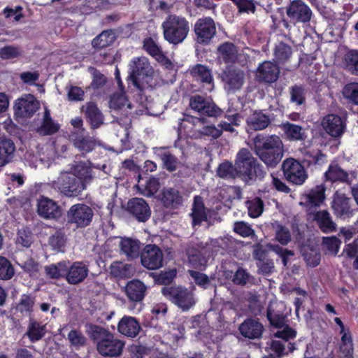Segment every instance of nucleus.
Instances as JSON below:
<instances>
[{
  "mask_svg": "<svg viewBox=\"0 0 358 358\" xmlns=\"http://www.w3.org/2000/svg\"><path fill=\"white\" fill-rule=\"evenodd\" d=\"M254 152L269 168H275L283 157V144L276 135L257 134L254 140Z\"/></svg>",
  "mask_w": 358,
  "mask_h": 358,
  "instance_id": "nucleus-1",
  "label": "nucleus"
},
{
  "mask_svg": "<svg viewBox=\"0 0 358 358\" xmlns=\"http://www.w3.org/2000/svg\"><path fill=\"white\" fill-rule=\"evenodd\" d=\"M235 161L238 178L245 182L264 178L266 175L264 166L248 148H241L236 154Z\"/></svg>",
  "mask_w": 358,
  "mask_h": 358,
  "instance_id": "nucleus-2",
  "label": "nucleus"
},
{
  "mask_svg": "<svg viewBox=\"0 0 358 358\" xmlns=\"http://www.w3.org/2000/svg\"><path fill=\"white\" fill-rule=\"evenodd\" d=\"M164 39L169 43L178 45L182 43L189 32V22L182 15H169L162 22Z\"/></svg>",
  "mask_w": 358,
  "mask_h": 358,
  "instance_id": "nucleus-3",
  "label": "nucleus"
},
{
  "mask_svg": "<svg viewBox=\"0 0 358 358\" xmlns=\"http://www.w3.org/2000/svg\"><path fill=\"white\" fill-rule=\"evenodd\" d=\"M51 186L68 198L77 197L86 189L83 182L69 171L62 172L57 180L51 182Z\"/></svg>",
  "mask_w": 358,
  "mask_h": 358,
  "instance_id": "nucleus-4",
  "label": "nucleus"
},
{
  "mask_svg": "<svg viewBox=\"0 0 358 358\" xmlns=\"http://www.w3.org/2000/svg\"><path fill=\"white\" fill-rule=\"evenodd\" d=\"M162 293L183 311L189 310L196 303L193 292L181 286L164 287L162 289Z\"/></svg>",
  "mask_w": 358,
  "mask_h": 358,
  "instance_id": "nucleus-5",
  "label": "nucleus"
},
{
  "mask_svg": "<svg viewBox=\"0 0 358 358\" xmlns=\"http://www.w3.org/2000/svg\"><path fill=\"white\" fill-rule=\"evenodd\" d=\"M193 31L196 43L208 45L217 35L215 22L209 16L200 17L195 22Z\"/></svg>",
  "mask_w": 358,
  "mask_h": 358,
  "instance_id": "nucleus-6",
  "label": "nucleus"
},
{
  "mask_svg": "<svg viewBox=\"0 0 358 358\" xmlns=\"http://www.w3.org/2000/svg\"><path fill=\"white\" fill-rule=\"evenodd\" d=\"M220 79L225 90L235 92L239 91L245 83V71L238 66L227 65L219 73Z\"/></svg>",
  "mask_w": 358,
  "mask_h": 358,
  "instance_id": "nucleus-7",
  "label": "nucleus"
},
{
  "mask_svg": "<svg viewBox=\"0 0 358 358\" xmlns=\"http://www.w3.org/2000/svg\"><path fill=\"white\" fill-rule=\"evenodd\" d=\"M67 223L75 225L76 229L90 226L94 217L93 209L83 203L72 205L66 213Z\"/></svg>",
  "mask_w": 358,
  "mask_h": 358,
  "instance_id": "nucleus-8",
  "label": "nucleus"
},
{
  "mask_svg": "<svg viewBox=\"0 0 358 358\" xmlns=\"http://www.w3.org/2000/svg\"><path fill=\"white\" fill-rule=\"evenodd\" d=\"M130 71L129 78L132 82L133 85L137 87H140V80L148 82L151 79L154 70L151 66L148 59L146 57H136L134 58L130 64Z\"/></svg>",
  "mask_w": 358,
  "mask_h": 358,
  "instance_id": "nucleus-9",
  "label": "nucleus"
},
{
  "mask_svg": "<svg viewBox=\"0 0 358 358\" xmlns=\"http://www.w3.org/2000/svg\"><path fill=\"white\" fill-rule=\"evenodd\" d=\"M141 262L147 269H158L163 266V252L156 245H146L141 252Z\"/></svg>",
  "mask_w": 358,
  "mask_h": 358,
  "instance_id": "nucleus-10",
  "label": "nucleus"
},
{
  "mask_svg": "<svg viewBox=\"0 0 358 358\" xmlns=\"http://www.w3.org/2000/svg\"><path fill=\"white\" fill-rule=\"evenodd\" d=\"M65 270L64 279L71 285H77L83 282L90 272L88 265L83 261H76L71 264L67 261Z\"/></svg>",
  "mask_w": 358,
  "mask_h": 358,
  "instance_id": "nucleus-11",
  "label": "nucleus"
},
{
  "mask_svg": "<svg viewBox=\"0 0 358 358\" xmlns=\"http://www.w3.org/2000/svg\"><path fill=\"white\" fill-rule=\"evenodd\" d=\"M190 108L200 115L217 117L223 111L215 103L207 101L203 96L195 94L189 99Z\"/></svg>",
  "mask_w": 358,
  "mask_h": 358,
  "instance_id": "nucleus-12",
  "label": "nucleus"
},
{
  "mask_svg": "<svg viewBox=\"0 0 358 358\" xmlns=\"http://www.w3.org/2000/svg\"><path fill=\"white\" fill-rule=\"evenodd\" d=\"M124 347V343L120 339L115 338L110 333L109 336L106 337L96 343L98 352L106 357H116L120 356Z\"/></svg>",
  "mask_w": 358,
  "mask_h": 358,
  "instance_id": "nucleus-13",
  "label": "nucleus"
},
{
  "mask_svg": "<svg viewBox=\"0 0 358 358\" xmlns=\"http://www.w3.org/2000/svg\"><path fill=\"white\" fill-rule=\"evenodd\" d=\"M127 210L139 222H145L151 216V209L148 202L143 198L134 197L127 203Z\"/></svg>",
  "mask_w": 358,
  "mask_h": 358,
  "instance_id": "nucleus-14",
  "label": "nucleus"
},
{
  "mask_svg": "<svg viewBox=\"0 0 358 358\" xmlns=\"http://www.w3.org/2000/svg\"><path fill=\"white\" fill-rule=\"evenodd\" d=\"M39 103L31 94L17 99L14 104V114L21 118H30L38 110Z\"/></svg>",
  "mask_w": 358,
  "mask_h": 358,
  "instance_id": "nucleus-15",
  "label": "nucleus"
},
{
  "mask_svg": "<svg viewBox=\"0 0 358 358\" xmlns=\"http://www.w3.org/2000/svg\"><path fill=\"white\" fill-rule=\"evenodd\" d=\"M69 139L82 157H85L88 153L92 152L99 145V141L87 132L85 134L79 132L69 134Z\"/></svg>",
  "mask_w": 358,
  "mask_h": 358,
  "instance_id": "nucleus-16",
  "label": "nucleus"
},
{
  "mask_svg": "<svg viewBox=\"0 0 358 358\" xmlns=\"http://www.w3.org/2000/svg\"><path fill=\"white\" fill-rule=\"evenodd\" d=\"M147 290V286L138 279H132L128 281L124 288L128 301L134 304L141 303L144 300Z\"/></svg>",
  "mask_w": 358,
  "mask_h": 358,
  "instance_id": "nucleus-17",
  "label": "nucleus"
},
{
  "mask_svg": "<svg viewBox=\"0 0 358 358\" xmlns=\"http://www.w3.org/2000/svg\"><path fill=\"white\" fill-rule=\"evenodd\" d=\"M37 213L44 219H55L60 217L62 210L57 202L44 196H41L37 201Z\"/></svg>",
  "mask_w": 358,
  "mask_h": 358,
  "instance_id": "nucleus-18",
  "label": "nucleus"
},
{
  "mask_svg": "<svg viewBox=\"0 0 358 358\" xmlns=\"http://www.w3.org/2000/svg\"><path fill=\"white\" fill-rule=\"evenodd\" d=\"M350 202V198L343 193L336 192L331 204L334 214L343 220L351 217L353 215V209Z\"/></svg>",
  "mask_w": 358,
  "mask_h": 358,
  "instance_id": "nucleus-19",
  "label": "nucleus"
},
{
  "mask_svg": "<svg viewBox=\"0 0 358 358\" xmlns=\"http://www.w3.org/2000/svg\"><path fill=\"white\" fill-rule=\"evenodd\" d=\"M279 66L270 61L260 64L256 71V79L259 83H272L275 82L279 76Z\"/></svg>",
  "mask_w": 358,
  "mask_h": 358,
  "instance_id": "nucleus-20",
  "label": "nucleus"
},
{
  "mask_svg": "<svg viewBox=\"0 0 358 358\" xmlns=\"http://www.w3.org/2000/svg\"><path fill=\"white\" fill-rule=\"evenodd\" d=\"M216 54L217 59L227 65L235 64L238 59V48L229 41L220 44L217 48Z\"/></svg>",
  "mask_w": 358,
  "mask_h": 358,
  "instance_id": "nucleus-21",
  "label": "nucleus"
},
{
  "mask_svg": "<svg viewBox=\"0 0 358 358\" xmlns=\"http://www.w3.org/2000/svg\"><path fill=\"white\" fill-rule=\"evenodd\" d=\"M326 187L324 185H317L311 189L310 192L303 194L301 198V205L308 207H319L325 200Z\"/></svg>",
  "mask_w": 358,
  "mask_h": 358,
  "instance_id": "nucleus-22",
  "label": "nucleus"
},
{
  "mask_svg": "<svg viewBox=\"0 0 358 358\" xmlns=\"http://www.w3.org/2000/svg\"><path fill=\"white\" fill-rule=\"evenodd\" d=\"M324 129L334 137L340 136L344 131L345 124L341 117L329 114L325 116L322 122Z\"/></svg>",
  "mask_w": 358,
  "mask_h": 358,
  "instance_id": "nucleus-23",
  "label": "nucleus"
},
{
  "mask_svg": "<svg viewBox=\"0 0 358 358\" xmlns=\"http://www.w3.org/2000/svg\"><path fill=\"white\" fill-rule=\"evenodd\" d=\"M161 202L168 209H178L183 203L180 192L173 187L164 188L162 193Z\"/></svg>",
  "mask_w": 358,
  "mask_h": 358,
  "instance_id": "nucleus-24",
  "label": "nucleus"
},
{
  "mask_svg": "<svg viewBox=\"0 0 358 358\" xmlns=\"http://www.w3.org/2000/svg\"><path fill=\"white\" fill-rule=\"evenodd\" d=\"M46 325L33 317H29L27 331L24 336L27 337L32 343L41 341L46 334Z\"/></svg>",
  "mask_w": 358,
  "mask_h": 358,
  "instance_id": "nucleus-25",
  "label": "nucleus"
},
{
  "mask_svg": "<svg viewBox=\"0 0 358 358\" xmlns=\"http://www.w3.org/2000/svg\"><path fill=\"white\" fill-rule=\"evenodd\" d=\"M15 149V145L10 138L5 136L0 137V167L13 161Z\"/></svg>",
  "mask_w": 358,
  "mask_h": 358,
  "instance_id": "nucleus-26",
  "label": "nucleus"
},
{
  "mask_svg": "<svg viewBox=\"0 0 358 358\" xmlns=\"http://www.w3.org/2000/svg\"><path fill=\"white\" fill-rule=\"evenodd\" d=\"M254 258L257 260V266L259 273L271 274L274 269V263L268 257V252L261 248H256L253 252Z\"/></svg>",
  "mask_w": 358,
  "mask_h": 358,
  "instance_id": "nucleus-27",
  "label": "nucleus"
},
{
  "mask_svg": "<svg viewBox=\"0 0 358 358\" xmlns=\"http://www.w3.org/2000/svg\"><path fill=\"white\" fill-rule=\"evenodd\" d=\"M141 326L137 320L131 316H124L118 323V331L127 337L134 338L138 335Z\"/></svg>",
  "mask_w": 358,
  "mask_h": 358,
  "instance_id": "nucleus-28",
  "label": "nucleus"
},
{
  "mask_svg": "<svg viewBox=\"0 0 358 358\" xmlns=\"http://www.w3.org/2000/svg\"><path fill=\"white\" fill-rule=\"evenodd\" d=\"M263 329V326L260 322L251 318L245 320L239 327V331L242 336L250 339L261 337Z\"/></svg>",
  "mask_w": 358,
  "mask_h": 358,
  "instance_id": "nucleus-29",
  "label": "nucleus"
},
{
  "mask_svg": "<svg viewBox=\"0 0 358 358\" xmlns=\"http://www.w3.org/2000/svg\"><path fill=\"white\" fill-rule=\"evenodd\" d=\"M190 75L194 80L203 85L213 83V78L211 70L206 66L201 64H196L189 70Z\"/></svg>",
  "mask_w": 358,
  "mask_h": 358,
  "instance_id": "nucleus-30",
  "label": "nucleus"
},
{
  "mask_svg": "<svg viewBox=\"0 0 358 358\" xmlns=\"http://www.w3.org/2000/svg\"><path fill=\"white\" fill-rule=\"evenodd\" d=\"M279 306L280 304L277 302H271L266 311V317L270 324L276 328L282 327L285 322V316Z\"/></svg>",
  "mask_w": 358,
  "mask_h": 358,
  "instance_id": "nucleus-31",
  "label": "nucleus"
},
{
  "mask_svg": "<svg viewBox=\"0 0 358 358\" xmlns=\"http://www.w3.org/2000/svg\"><path fill=\"white\" fill-rule=\"evenodd\" d=\"M155 153L162 162L164 169L169 172L175 171L178 169V158L165 148H156Z\"/></svg>",
  "mask_w": 358,
  "mask_h": 358,
  "instance_id": "nucleus-32",
  "label": "nucleus"
},
{
  "mask_svg": "<svg viewBox=\"0 0 358 358\" xmlns=\"http://www.w3.org/2000/svg\"><path fill=\"white\" fill-rule=\"evenodd\" d=\"M85 116L93 129L99 127L103 123L102 113L96 103L90 101L86 104Z\"/></svg>",
  "mask_w": 358,
  "mask_h": 358,
  "instance_id": "nucleus-33",
  "label": "nucleus"
},
{
  "mask_svg": "<svg viewBox=\"0 0 358 358\" xmlns=\"http://www.w3.org/2000/svg\"><path fill=\"white\" fill-rule=\"evenodd\" d=\"M313 219L323 232L330 233L336 231V224L332 220L327 210L317 211L313 214Z\"/></svg>",
  "mask_w": 358,
  "mask_h": 358,
  "instance_id": "nucleus-34",
  "label": "nucleus"
},
{
  "mask_svg": "<svg viewBox=\"0 0 358 358\" xmlns=\"http://www.w3.org/2000/svg\"><path fill=\"white\" fill-rule=\"evenodd\" d=\"M271 123L269 117L262 111H255L247 119L250 129L258 131L266 129Z\"/></svg>",
  "mask_w": 358,
  "mask_h": 358,
  "instance_id": "nucleus-35",
  "label": "nucleus"
},
{
  "mask_svg": "<svg viewBox=\"0 0 358 358\" xmlns=\"http://www.w3.org/2000/svg\"><path fill=\"white\" fill-rule=\"evenodd\" d=\"M36 297L31 294H23L17 303L16 309L23 315L32 317L34 310Z\"/></svg>",
  "mask_w": 358,
  "mask_h": 358,
  "instance_id": "nucleus-36",
  "label": "nucleus"
},
{
  "mask_svg": "<svg viewBox=\"0 0 358 358\" xmlns=\"http://www.w3.org/2000/svg\"><path fill=\"white\" fill-rule=\"evenodd\" d=\"M121 251L129 258L135 259L140 254V242L130 238H124L120 241Z\"/></svg>",
  "mask_w": 358,
  "mask_h": 358,
  "instance_id": "nucleus-37",
  "label": "nucleus"
},
{
  "mask_svg": "<svg viewBox=\"0 0 358 358\" xmlns=\"http://www.w3.org/2000/svg\"><path fill=\"white\" fill-rule=\"evenodd\" d=\"M59 128V124L51 117L50 110L45 108L41 125L38 128L39 132L43 135L50 136L56 134Z\"/></svg>",
  "mask_w": 358,
  "mask_h": 358,
  "instance_id": "nucleus-38",
  "label": "nucleus"
},
{
  "mask_svg": "<svg viewBox=\"0 0 358 358\" xmlns=\"http://www.w3.org/2000/svg\"><path fill=\"white\" fill-rule=\"evenodd\" d=\"M188 263L189 266L196 270H204L207 265V259L201 251L192 249L187 252Z\"/></svg>",
  "mask_w": 358,
  "mask_h": 358,
  "instance_id": "nucleus-39",
  "label": "nucleus"
},
{
  "mask_svg": "<svg viewBox=\"0 0 358 358\" xmlns=\"http://www.w3.org/2000/svg\"><path fill=\"white\" fill-rule=\"evenodd\" d=\"M115 40V33L112 30H106L92 40V45L94 48L102 49L113 44Z\"/></svg>",
  "mask_w": 358,
  "mask_h": 358,
  "instance_id": "nucleus-40",
  "label": "nucleus"
},
{
  "mask_svg": "<svg viewBox=\"0 0 358 358\" xmlns=\"http://www.w3.org/2000/svg\"><path fill=\"white\" fill-rule=\"evenodd\" d=\"M292 17L301 22H306L310 20L311 11L302 1H292Z\"/></svg>",
  "mask_w": 358,
  "mask_h": 358,
  "instance_id": "nucleus-41",
  "label": "nucleus"
},
{
  "mask_svg": "<svg viewBox=\"0 0 358 358\" xmlns=\"http://www.w3.org/2000/svg\"><path fill=\"white\" fill-rule=\"evenodd\" d=\"M72 170V173L81 180L86 186L93 178L92 168L85 162H80L76 164Z\"/></svg>",
  "mask_w": 358,
  "mask_h": 358,
  "instance_id": "nucleus-42",
  "label": "nucleus"
},
{
  "mask_svg": "<svg viewBox=\"0 0 358 358\" xmlns=\"http://www.w3.org/2000/svg\"><path fill=\"white\" fill-rule=\"evenodd\" d=\"M143 49L152 57L155 58L157 61H162L165 58L162 48L152 38H145L143 42Z\"/></svg>",
  "mask_w": 358,
  "mask_h": 358,
  "instance_id": "nucleus-43",
  "label": "nucleus"
},
{
  "mask_svg": "<svg viewBox=\"0 0 358 358\" xmlns=\"http://www.w3.org/2000/svg\"><path fill=\"white\" fill-rule=\"evenodd\" d=\"M217 174L219 177L224 179H234L238 178L236 161L234 162V164L228 161L220 164L217 168Z\"/></svg>",
  "mask_w": 358,
  "mask_h": 358,
  "instance_id": "nucleus-44",
  "label": "nucleus"
},
{
  "mask_svg": "<svg viewBox=\"0 0 358 358\" xmlns=\"http://www.w3.org/2000/svg\"><path fill=\"white\" fill-rule=\"evenodd\" d=\"M308 178V173L298 161L292 159V184L301 185Z\"/></svg>",
  "mask_w": 358,
  "mask_h": 358,
  "instance_id": "nucleus-45",
  "label": "nucleus"
},
{
  "mask_svg": "<svg viewBox=\"0 0 358 358\" xmlns=\"http://www.w3.org/2000/svg\"><path fill=\"white\" fill-rule=\"evenodd\" d=\"M343 64L349 72L358 76V51L348 52L343 57Z\"/></svg>",
  "mask_w": 358,
  "mask_h": 358,
  "instance_id": "nucleus-46",
  "label": "nucleus"
},
{
  "mask_svg": "<svg viewBox=\"0 0 358 358\" xmlns=\"http://www.w3.org/2000/svg\"><path fill=\"white\" fill-rule=\"evenodd\" d=\"M66 261H62L56 264H51L45 266V273L51 279L58 280L61 278H65V268Z\"/></svg>",
  "mask_w": 358,
  "mask_h": 358,
  "instance_id": "nucleus-47",
  "label": "nucleus"
},
{
  "mask_svg": "<svg viewBox=\"0 0 358 358\" xmlns=\"http://www.w3.org/2000/svg\"><path fill=\"white\" fill-rule=\"evenodd\" d=\"M248 215L252 218L259 217L264 211V202L260 197H255L251 200L246 201Z\"/></svg>",
  "mask_w": 358,
  "mask_h": 358,
  "instance_id": "nucleus-48",
  "label": "nucleus"
},
{
  "mask_svg": "<svg viewBox=\"0 0 358 358\" xmlns=\"http://www.w3.org/2000/svg\"><path fill=\"white\" fill-rule=\"evenodd\" d=\"M272 227L275 231L276 240L282 245H287L291 240L289 230L278 221L272 223Z\"/></svg>",
  "mask_w": 358,
  "mask_h": 358,
  "instance_id": "nucleus-49",
  "label": "nucleus"
},
{
  "mask_svg": "<svg viewBox=\"0 0 358 358\" xmlns=\"http://www.w3.org/2000/svg\"><path fill=\"white\" fill-rule=\"evenodd\" d=\"M326 178L331 181H348V175L337 165H331L325 173Z\"/></svg>",
  "mask_w": 358,
  "mask_h": 358,
  "instance_id": "nucleus-50",
  "label": "nucleus"
},
{
  "mask_svg": "<svg viewBox=\"0 0 358 358\" xmlns=\"http://www.w3.org/2000/svg\"><path fill=\"white\" fill-rule=\"evenodd\" d=\"M14 274L15 269L11 262L7 258L0 256V280H10Z\"/></svg>",
  "mask_w": 358,
  "mask_h": 358,
  "instance_id": "nucleus-51",
  "label": "nucleus"
},
{
  "mask_svg": "<svg viewBox=\"0 0 358 358\" xmlns=\"http://www.w3.org/2000/svg\"><path fill=\"white\" fill-rule=\"evenodd\" d=\"M89 71L92 76V80L90 87L93 90L102 88L107 82V78L94 67H90Z\"/></svg>",
  "mask_w": 358,
  "mask_h": 358,
  "instance_id": "nucleus-52",
  "label": "nucleus"
},
{
  "mask_svg": "<svg viewBox=\"0 0 358 358\" xmlns=\"http://www.w3.org/2000/svg\"><path fill=\"white\" fill-rule=\"evenodd\" d=\"M275 57L279 64H284L291 55V48L283 42L279 43L275 48Z\"/></svg>",
  "mask_w": 358,
  "mask_h": 358,
  "instance_id": "nucleus-53",
  "label": "nucleus"
},
{
  "mask_svg": "<svg viewBox=\"0 0 358 358\" xmlns=\"http://www.w3.org/2000/svg\"><path fill=\"white\" fill-rule=\"evenodd\" d=\"M87 332L90 338L96 343L106 337L109 336V334H110L106 329L95 324H91Z\"/></svg>",
  "mask_w": 358,
  "mask_h": 358,
  "instance_id": "nucleus-54",
  "label": "nucleus"
},
{
  "mask_svg": "<svg viewBox=\"0 0 358 358\" xmlns=\"http://www.w3.org/2000/svg\"><path fill=\"white\" fill-rule=\"evenodd\" d=\"M322 244L329 253L336 256L338 252L341 241L338 237L333 236L324 237Z\"/></svg>",
  "mask_w": 358,
  "mask_h": 358,
  "instance_id": "nucleus-55",
  "label": "nucleus"
},
{
  "mask_svg": "<svg viewBox=\"0 0 358 358\" xmlns=\"http://www.w3.org/2000/svg\"><path fill=\"white\" fill-rule=\"evenodd\" d=\"M343 94L345 99L358 105V83L346 85L343 90Z\"/></svg>",
  "mask_w": 358,
  "mask_h": 358,
  "instance_id": "nucleus-56",
  "label": "nucleus"
},
{
  "mask_svg": "<svg viewBox=\"0 0 358 358\" xmlns=\"http://www.w3.org/2000/svg\"><path fill=\"white\" fill-rule=\"evenodd\" d=\"M303 255L308 266L315 267L320 264V254L317 250L305 247L303 249Z\"/></svg>",
  "mask_w": 358,
  "mask_h": 358,
  "instance_id": "nucleus-57",
  "label": "nucleus"
},
{
  "mask_svg": "<svg viewBox=\"0 0 358 358\" xmlns=\"http://www.w3.org/2000/svg\"><path fill=\"white\" fill-rule=\"evenodd\" d=\"M83 9L92 13L96 10L106 9L109 5L108 0H84Z\"/></svg>",
  "mask_w": 358,
  "mask_h": 358,
  "instance_id": "nucleus-58",
  "label": "nucleus"
},
{
  "mask_svg": "<svg viewBox=\"0 0 358 358\" xmlns=\"http://www.w3.org/2000/svg\"><path fill=\"white\" fill-rule=\"evenodd\" d=\"M17 242L23 247H30L33 243V234L31 231L28 227L18 230Z\"/></svg>",
  "mask_w": 358,
  "mask_h": 358,
  "instance_id": "nucleus-59",
  "label": "nucleus"
},
{
  "mask_svg": "<svg viewBox=\"0 0 358 358\" xmlns=\"http://www.w3.org/2000/svg\"><path fill=\"white\" fill-rule=\"evenodd\" d=\"M68 339L71 345L76 348L84 346L86 343V338L80 330H71L68 334Z\"/></svg>",
  "mask_w": 358,
  "mask_h": 358,
  "instance_id": "nucleus-60",
  "label": "nucleus"
},
{
  "mask_svg": "<svg viewBox=\"0 0 358 358\" xmlns=\"http://www.w3.org/2000/svg\"><path fill=\"white\" fill-rule=\"evenodd\" d=\"M176 275V270L175 268L161 271V273L156 276L155 282L159 285H167L172 282Z\"/></svg>",
  "mask_w": 358,
  "mask_h": 358,
  "instance_id": "nucleus-61",
  "label": "nucleus"
},
{
  "mask_svg": "<svg viewBox=\"0 0 358 358\" xmlns=\"http://www.w3.org/2000/svg\"><path fill=\"white\" fill-rule=\"evenodd\" d=\"M21 55V52L17 47L6 45L0 49V57L2 59H10L17 58Z\"/></svg>",
  "mask_w": 358,
  "mask_h": 358,
  "instance_id": "nucleus-62",
  "label": "nucleus"
},
{
  "mask_svg": "<svg viewBox=\"0 0 358 358\" xmlns=\"http://www.w3.org/2000/svg\"><path fill=\"white\" fill-rule=\"evenodd\" d=\"M188 272L197 285L203 288H206L209 285L210 279L206 274L194 270H189Z\"/></svg>",
  "mask_w": 358,
  "mask_h": 358,
  "instance_id": "nucleus-63",
  "label": "nucleus"
},
{
  "mask_svg": "<svg viewBox=\"0 0 358 358\" xmlns=\"http://www.w3.org/2000/svg\"><path fill=\"white\" fill-rule=\"evenodd\" d=\"M66 243V238L64 234L61 231H57L49 238V243L55 249L60 250L64 247Z\"/></svg>",
  "mask_w": 358,
  "mask_h": 358,
  "instance_id": "nucleus-64",
  "label": "nucleus"
}]
</instances>
